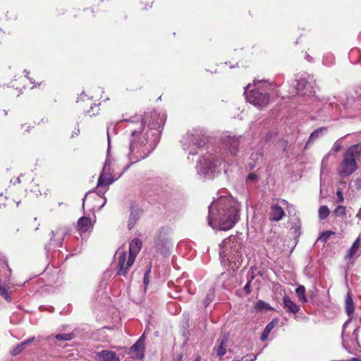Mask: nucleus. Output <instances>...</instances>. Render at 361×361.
<instances>
[{
  "label": "nucleus",
  "mask_w": 361,
  "mask_h": 361,
  "mask_svg": "<svg viewBox=\"0 0 361 361\" xmlns=\"http://www.w3.org/2000/svg\"><path fill=\"white\" fill-rule=\"evenodd\" d=\"M239 205L228 197H220L209 208V224L218 223L220 230L227 231L233 227L238 219Z\"/></svg>",
  "instance_id": "obj_1"
},
{
  "label": "nucleus",
  "mask_w": 361,
  "mask_h": 361,
  "mask_svg": "<svg viewBox=\"0 0 361 361\" xmlns=\"http://www.w3.org/2000/svg\"><path fill=\"white\" fill-rule=\"evenodd\" d=\"M144 127L145 123L142 118L137 121L128 122V129L133 137L130 145V153L132 155H136L137 160L143 159L148 155V151L145 152V149L147 140L142 134Z\"/></svg>",
  "instance_id": "obj_2"
},
{
  "label": "nucleus",
  "mask_w": 361,
  "mask_h": 361,
  "mask_svg": "<svg viewBox=\"0 0 361 361\" xmlns=\"http://www.w3.org/2000/svg\"><path fill=\"white\" fill-rule=\"evenodd\" d=\"M361 161V144L350 147L343 154V159L337 168L341 178L352 175L357 169V162Z\"/></svg>",
  "instance_id": "obj_3"
},
{
  "label": "nucleus",
  "mask_w": 361,
  "mask_h": 361,
  "mask_svg": "<svg viewBox=\"0 0 361 361\" xmlns=\"http://www.w3.org/2000/svg\"><path fill=\"white\" fill-rule=\"evenodd\" d=\"M256 88L250 91L247 95V99L249 103L253 104L259 109L266 107L269 102V93L261 88H264L269 91L275 92L277 89L276 84L268 81L258 82L255 84Z\"/></svg>",
  "instance_id": "obj_4"
},
{
  "label": "nucleus",
  "mask_w": 361,
  "mask_h": 361,
  "mask_svg": "<svg viewBox=\"0 0 361 361\" xmlns=\"http://www.w3.org/2000/svg\"><path fill=\"white\" fill-rule=\"evenodd\" d=\"M169 243L168 229L165 227H161L157 231L154 239V247L158 252L163 253L169 247Z\"/></svg>",
  "instance_id": "obj_5"
},
{
  "label": "nucleus",
  "mask_w": 361,
  "mask_h": 361,
  "mask_svg": "<svg viewBox=\"0 0 361 361\" xmlns=\"http://www.w3.org/2000/svg\"><path fill=\"white\" fill-rule=\"evenodd\" d=\"M78 107L87 116L92 117L99 114L100 104H96L92 98L77 101Z\"/></svg>",
  "instance_id": "obj_6"
},
{
  "label": "nucleus",
  "mask_w": 361,
  "mask_h": 361,
  "mask_svg": "<svg viewBox=\"0 0 361 361\" xmlns=\"http://www.w3.org/2000/svg\"><path fill=\"white\" fill-rule=\"evenodd\" d=\"M142 119L145 124H147L150 129L161 131L163 128L164 119L157 111L145 113Z\"/></svg>",
  "instance_id": "obj_7"
},
{
  "label": "nucleus",
  "mask_w": 361,
  "mask_h": 361,
  "mask_svg": "<svg viewBox=\"0 0 361 361\" xmlns=\"http://www.w3.org/2000/svg\"><path fill=\"white\" fill-rule=\"evenodd\" d=\"M143 212V209L137 202L131 201L130 202V215L128 220V228L129 230L135 226Z\"/></svg>",
  "instance_id": "obj_8"
},
{
  "label": "nucleus",
  "mask_w": 361,
  "mask_h": 361,
  "mask_svg": "<svg viewBox=\"0 0 361 361\" xmlns=\"http://www.w3.org/2000/svg\"><path fill=\"white\" fill-rule=\"evenodd\" d=\"M240 137L231 135H225L222 137L224 146L228 149L229 152L233 155H236L240 147Z\"/></svg>",
  "instance_id": "obj_9"
},
{
  "label": "nucleus",
  "mask_w": 361,
  "mask_h": 361,
  "mask_svg": "<svg viewBox=\"0 0 361 361\" xmlns=\"http://www.w3.org/2000/svg\"><path fill=\"white\" fill-rule=\"evenodd\" d=\"M129 256L126 252H123L118 257L116 274L118 276H126L134 263L128 264Z\"/></svg>",
  "instance_id": "obj_10"
},
{
  "label": "nucleus",
  "mask_w": 361,
  "mask_h": 361,
  "mask_svg": "<svg viewBox=\"0 0 361 361\" xmlns=\"http://www.w3.org/2000/svg\"><path fill=\"white\" fill-rule=\"evenodd\" d=\"M142 247V242L139 238H134L129 245V262L128 264L134 263L137 254L140 252Z\"/></svg>",
  "instance_id": "obj_11"
},
{
  "label": "nucleus",
  "mask_w": 361,
  "mask_h": 361,
  "mask_svg": "<svg viewBox=\"0 0 361 361\" xmlns=\"http://www.w3.org/2000/svg\"><path fill=\"white\" fill-rule=\"evenodd\" d=\"M130 352L134 353V357L137 360H142L145 356V336L142 335L135 343L130 347Z\"/></svg>",
  "instance_id": "obj_12"
},
{
  "label": "nucleus",
  "mask_w": 361,
  "mask_h": 361,
  "mask_svg": "<svg viewBox=\"0 0 361 361\" xmlns=\"http://www.w3.org/2000/svg\"><path fill=\"white\" fill-rule=\"evenodd\" d=\"M285 216L283 209L279 204H273L270 208L269 219L271 221H279Z\"/></svg>",
  "instance_id": "obj_13"
},
{
  "label": "nucleus",
  "mask_w": 361,
  "mask_h": 361,
  "mask_svg": "<svg viewBox=\"0 0 361 361\" xmlns=\"http://www.w3.org/2000/svg\"><path fill=\"white\" fill-rule=\"evenodd\" d=\"M92 227L93 224L89 217L82 216L78 220L77 229L80 233L90 231Z\"/></svg>",
  "instance_id": "obj_14"
},
{
  "label": "nucleus",
  "mask_w": 361,
  "mask_h": 361,
  "mask_svg": "<svg viewBox=\"0 0 361 361\" xmlns=\"http://www.w3.org/2000/svg\"><path fill=\"white\" fill-rule=\"evenodd\" d=\"M29 192L35 197L46 195V188L37 180L32 179L29 185Z\"/></svg>",
  "instance_id": "obj_15"
},
{
  "label": "nucleus",
  "mask_w": 361,
  "mask_h": 361,
  "mask_svg": "<svg viewBox=\"0 0 361 361\" xmlns=\"http://www.w3.org/2000/svg\"><path fill=\"white\" fill-rule=\"evenodd\" d=\"M100 361H120L118 355L114 351L104 350L97 355Z\"/></svg>",
  "instance_id": "obj_16"
},
{
  "label": "nucleus",
  "mask_w": 361,
  "mask_h": 361,
  "mask_svg": "<svg viewBox=\"0 0 361 361\" xmlns=\"http://www.w3.org/2000/svg\"><path fill=\"white\" fill-rule=\"evenodd\" d=\"M35 340V337H32L30 338H28L18 345H16L15 347L12 348V350L10 351V353L13 356H16L21 353H23L26 347L30 345L33 341Z\"/></svg>",
  "instance_id": "obj_17"
},
{
  "label": "nucleus",
  "mask_w": 361,
  "mask_h": 361,
  "mask_svg": "<svg viewBox=\"0 0 361 361\" xmlns=\"http://www.w3.org/2000/svg\"><path fill=\"white\" fill-rule=\"evenodd\" d=\"M283 307L290 313H298L300 307L294 302H293L289 296L285 295L283 299Z\"/></svg>",
  "instance_id": "obj_18"
},
{
  "label": "nucleus",
  "mask_w": 361,
  "mask_h": 361,
  "mask_svg": "<svg viewBox=\"0 0 361 361\" xmlns=\"http://www.w3.org/2000/svg\"><path fill=\"white\" fill-rule=\"evenodd\" d=\"M113 181L114 180L109 174L102 173L98 179L97 188L99 189L101 188H105L112 183Z\"/></svg>",
  "instance_id": "obj_19"
},
{
  "label": "nucleus",
  "mask_w": 361,
  "mask_h": 361,
  "mask_svg": "<svg viewBox=\"0 0 361 361\" xmlns=\"http://www.w3.org/2000/svg\"><path fill=\"white\" fill-rule=\"evenodd\" d=\"M228 343V338L224 336L220 341V343L218 347L214 348V350L216 352V355L218 357H221L226 353V344Z\"/></svg>",
  "instance_id": "obj_20"
},
{
  "label": "nucleus",
  "mask_w": 361,
  "mask_h": 361,
  "mask_svg": "<svg viewBox=\"0 0 361 361\" xmlns=\"http://www.w3.org/2000/svg\"><path fill=\"white\" fill-rule=\"evenodd\" d=\"M345 312L348 317H351L353 313L354 312L355 307H354V303L353 301L352 297L348 294L346 300H345Z\"/></svg>",
  "instance_id": "obj_21"
},
{
  "label": "nucleus",
  "mask_w": 361,
  "mask_h": 361,
  "mask_svg": "<svg viewBox=\"0 0 361 361\" xmlns=\"http://www.w3.org/2000/svg\"><path fill=\"white\" fill-rule=\"evenodd\" d=\"M0 271L3 273L6 279H8L11 276L12 271L6 261L3 260L0 262Z\"/></svg>",
  "instance_id": "obj_22"
},
{
  "label": "nucleus",
  "mask_w": 361,
  "mask_h": 361,
  "mask_svg": "<svg viewBox=\"0 0 361 361\" xmlns=\"http://www.w3.org/2000/svg\"><path fill=\"white\" fill-rule=\"evenodd\" d=\"M255 308L258 312L272 310L273 308L269 305V303L265 302L262 300H259L255 305Z\"/></svg>",
  "instance_id": "obj_23"
},
{
  "label": "nucleus",
  "mask_w": 361,
  "mask_h": 361,
  "mask_svg": "<svg viewBox=\"0 0 361 361\" xmlns=\"http://www.w3.org/2000/svg\"><path fill=\"white\" fill-rule=\"evenodd\" d=\"M360 238H357L354 243H353L352 246L349 248L348 250V253L346 255V258H351L356 252H357L359 247H360Z\"/></svg>",
  "instance_id": "obj_24"
},
{
  "label": "nucleus",
  "mask_w": 361,
  "mask_h": 361,
  "mask_svg": "<svg viewBox=\"0 0 361 361\" xmlns=\"http://www.w3.org/2000/svg\"><path fill=\"white\" fill-rule=\"evenodd\" d=\"M326 130V128H325V127H322V128H319L315 130L314 132H312L310 134L306 145H308L311 142H314L317 138L319 137L320 133L325 132Z\"/></svg>",
  "instance_id": "obj_25"
},
{
  "label": "nucleus",
  "mask_w": 361,
  "mask_h": 361,
  "mask_svg": "<svg viewBox=\"0 0 361 361\" xmlns=\"http://www.w3.org/2000/svg\"><path fill=\"white\" fill-rule=\"evenodd\" d=\"M295 293L298 296L300 301L302 302H305L307 301L306 296H305V288L303 286H299L295 289Z\"/></svg>",
  "instance_id": "obj_26"
},
{
  "label": "nucleus",
  "mask_w": 361,
  "mask_h": 361,
  "mask_svg": "<svg viewBox=\"0 0 361 361\" xmlns=\"http://www.w3.org/2000/svg\"><path fill=\"white\" fill-rule=\"evenodd\" d=\"M330 214V211L327 206H321L319 209V218L321 220H324L328 217Z\"/></svg>",
  "instance_id": "obj_27"
},
{
  "label": "nucleus",
  "mask_w": 361,
  "mask_h": 361,
  "mask_svg": "<svg viewBox=\"0 0 361 361\" xmlns=\"http://www.w3.org/2000/svg\"><path fill=\"white\" fill-rule=\"evenodd\" d=\"M56 338L58 341H71L73 338V334H59L56 335Z\"/></svg>",
  "instance_id": "obj_28"
},
{
  "label": "nucleus",
  "mask_w": 361,
  "mask_h": 361,
  "mask_svg": "<svg viewBox=\"0 0 361 361\" xmlns=\"http://www.w3.org/2000/svg\"><path fill=\"white\" fill-rule=\"evenodd\" d=\"M334 213L336 216H343L346 214V208L345 206L338 205L334 211Z\"/></svg>",
  "instance_id": "obj_29"
},
{
  "label": "nucleus",
  "mask_w": 361,
  "mask_h": 361,
  "mask_svg": "<svg viewBox=\"0 0 361 361\" xmlns=\"http://www.w3.org/2000/svg\"><path fill=\"white\" fill-rule=\"evenodd\" d=\"M335 234V232L334 231H324L321 235L319 236V240L324 243H326L329 238H330V236L333 235Z\"/></svg>",
  "instance_id": "obj_30"
},
{
  "label": "nucleus",
  "mask_w": 361,
  "mask_h": 361,
  "mask_svg": "<svg viewBox=\"0 0 361 361\" xmlns=\"http://www.w3.org/2000/svg\"><path fill=\"white\" fill-rule=\"evenodd\" d=\"M307 82L305 79H300L297 81L295 88L298 91V93H300V92L303 91L305 86L307 85Z\"/></svg>",
  "instance_id": "obj_31"
},
{
  "label": "nucleus",
  "mask_w": 361,
  "mask_h": 361,
  "mask_svg": "<svg viewBox=\"0 0 361 361\" xmlns=\"http://www.w3.org/2000/svg\"><path fill=\"white\" fill-rule=\"evenodd\" d=\"M6 17L8 20H15L17 19V13L14 11H7Z\"/></svg>",
  "instance_id": "obj_32"
},
{
  "label": "nucleus",
  "mask_w": 361,
  "mask_h": 361,
  "mask_svg": "<svg viewBox=\"0 0 361 361\" xmlns=\"http://www.w3.org/2000/svg\"><path fill=\"white\" fill-rule=\"evenodd\" d=\"M27 78L30 80L31 83L34 85V87L35 86H41L42 85L44 84V80H35L32 77H30L29 75L27 76Z\"/></svg>",
  "instance_id": "obj_33"
},
{
  "label": "nucleus",
  "mask_w": 361,
  "mask_h": 361,
  "mask_svg": "<svg viewBox=\"0 0 361 361\" xmlns=\"http://www.w3.org/2000/svg\"><path fill=\"white\" fill-rule=\"evenodd\" d=\"M8 111L5 109H0V123L6 121Z\"/></svg>",
  "instance_id": "obj_34"
},
{
  "label": "nucleus",
  "mask_w": 361,
  "mask_h": 361,
  "mask_svg": "<svg viewBox=\"0 0 361 361\" xmlns=\"http://www.w3.org/2000/svg\"><path fill=\"white\" fill-rule=\"evenodd\" d=\"M276 321H271V322H269L264 328V331L268 332L269 334H270V332L271 331V330L274 328L276 324Z\"/></svg>",
  "instance_id": "obj_35"
},
{
  "label": "nucleus",
  "mask_w": 361,
  "mask_h": 361,
  "mask_svg": "<svg viewBox=\"0 0 361 361\" xmlns=\"http://www.w3.org/2000/svg\"><path fill=\"white\" fill-rule=\"evenodd\" d=\"M80 134V128L78 125H75L71 133L70 137L73 138L78 136Z\"/></svg>",
  "instance_id": "obj_36"
},
{
  "label": "nucleus",
  "mask_w": 361,
  "mask_h": 361,
  "mask_svg": "<svg viewBox=\"0 0 361 361\" xmlns=\"http://www.w3.org/2000/svg\"><path fill=\"white\" fill-rule=\"evenodd\" d=\"M150 271H151V264L149 265L148 269L145 273V277H144L145 285H147L149 283V277Z\"/></svg>",
  "instance_id": "obj_37"
},
{
  "label": "nucleus",
  "mask_w": 361,
  "mask_h": 361,
  "mask_svg": "<svg viewBox=\"0 0 361 361\" xmlns=\"http://www.w3.org/2000/svg\"><path fill=\"white\" fill-rule=\"evenodd\" d=\"M242 360L243 361H255L256 360V355L254 354L246 355Z\"/></svg>",
  "instance_id": "obj_38"
},
{
  "label": "nucleus",
  "mask_w": 361,
  "mask_h": 361,
  "mask_svg": "<svg viewBox=\"0 0 361 361\" xmlns=\"http://www.w3.org/2000/svg\"><path fill=\"white\" fill-rule=\"evenodd\" d=\"M336 195L338 197V202H343L344 201V197L341 189H338L336 191Z\"/></svg>",
  "instance_id": "obj_39"
},
{
  "label": "nucleus",
  "mask_w": 361,
  "mask_h": 361,
  "mask_svg": "<svg viewBox=\"0 0 361 361\" xmlns=\"http://www.w3.org/2000/svg\"><path fill=\"white\" fill-rule=\"evenodd\" d=\"M250 283L251 281H248L243 288V290L247 295L251 293Z\"/></svg>",
  "instance_id": "obj_40"
},
{
  "label": "nucleus",
  "mask_w": 361,
  "mask_h": 361,
  "mask_svg": "<svg viewBox=\"0 0 361 361\" xmlns=\"http://www.w3.org/2000/svg\"><path fill=\"white\" fill-rule=\"evenodd\" d=\"M269 335V334L264 330L261 334V340L262 341H264L265 340L267 339Z\"/></svg>",
  "instance_id": "obj_41"
},
{
  "label": "nucleus",
  "mask_w": 361,
  "mask_h": 361,
  "mask_svg": "<svg viewBox=\"0 0 361 361\" xmlns=\"http://www.w3.org/2000/svg\"><path fill=\"white\" fill-rule=\"evenodd\" d=\"M5 32L0 29V45L3 43L5 39Z\"/></svg>",
  "instance_id": "obj_42"
},
{
  "label": "nucleus",
  "mask_w": 361,
  "mask_h": 361,
  "mask_svg": "<svg viewBox=\"0 0 361 361\" xmlns=\"http://www.w3.org/2000/svg\"><path fill=\"white\" fill-rule=\"evenodd\" d=\"M21 128L24 132H29L30 126H27V124H23L22 125Z\"/></svg>",
  "instance_id": "obj_43"
},
{
  "label": "nucleus",
  "mask_w": 361,
  "mask_h": 361,
  "mask_svg": "<svg viewBox=\"0 0 361 361\" xmlns=\"http://www.w3.org/2000/svg\"><path fill=\"white\" fill-rule=\"evenodd\" d=\"M231 239H236V237H235V236H231V237H229V238H226V239L224 240V243H225L226 245V244H228V243L231 241Z\"/></svg>",
  "instance_id": "obj_44"
},
{
  "label": "nucleus",
  "mask_w": 361,
  "mask_h": 361,
  "mask_svg": "<svg viewBox=\"0 0 361 361\" xmlns=\"http://www.w3.org/2000/svg\"><path fill=\"white\" fill-rule=\"evenodd\" d=\"M256 178V175L255 173H250L248 176V178L250 180H253Z\"/></svg>",
  "instance_id": "obj_45"
},
{
  "label": "nucleus",
  "mask_w": 361,
  "mask_h": 361,
  "mask_svg": "<svg viewBox=\"0 0 361 361\" xmlns=\"http://www.w3.org/2000/svg\"><path fill=\"white\" fill-rule=\"evenodd\" d=\"M348 360L349 361H361V357H353Z\"/></svg>",
  "instance_id": "obj_46"
},
{
  "label": "nucleus",
  "mask_w": 361,
  "mask_h": 361,
  "mask_svg": "<svg viewBox=\"0 0 361 361\" xmlns=\"http://www.w3.org/2000/svg\"><path fill=\"white\" fill-rule=\"evenodd\" d=\"M201 360V358L200 356L197 357L194 361H200Z\"/></svg>",
  "instance_id": "obj_47"
},
{
  "label": "nucleus",
  "mask_w": 361,
  "mask_h": 361,
  "mask_svg": "<svg viewBox=\"0 0 361 361\" xmlns=\"http://www.w3.org/2000/svg\"><path fill=\"white\" fill-rule=\"evenodd\" d=\"M182 357H183V355H179V358H178V360H179V361H181V360H182Z\"/></svg>",
  "instance_id": "obj_48"
},
{
  "label": "nucleus",
  "mask_w": 361,
  "mask_h": 361,
  "mask_svg": "<svg viewBox=\"0 0 361 361\" xmlns=\"http://www.w3.org/2000/svg\"><path fill=\"white\" fill-rule=\"evenodd\" d=\"M348 324V322H345L344 325H343V327H345Z\"/></svg>",
  "instance_id": "obj_49"
},
{
  "label": "nucleus",
  "mask_w": 361,
  "mask_h": 361,
  "mask_svg": "<svg viewBox=\"0 0 361 361\" xmlns=\"http://www.w3.org/2000/svg\"><path fill=\"white\" fill-rule=\"evenodd\" d=\"M339 149H340V147H336V151H338V150H339Z\"/></svg>",
  "instance_id": "obj_50"
},
{
  "label": "nucleus",
  "mask_w": 361,
  "mask_h": 361,
  "mask_svg": "<svg viewBox=\"0 0 361 361\" xmlns=\"http://www.w3.org/2000/svg\"><path fill=\"white\" fill-rule=\"evenodd\" d=\"M0 198L2 200L3 199V196L1 195H0Z\"/></svg>",
  "instance_id": "obj_51"
}]
</instances>
